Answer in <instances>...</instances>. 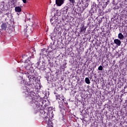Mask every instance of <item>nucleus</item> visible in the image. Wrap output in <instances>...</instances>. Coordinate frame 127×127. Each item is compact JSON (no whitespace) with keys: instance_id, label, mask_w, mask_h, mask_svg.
Returning <instances> with one entry per match:
<instances>
[{"instance_id":"nucleus-19","label":"nucleus","mask_w":127,"mask_h":127,"mask_svg":"<svg viewBox=\"0 0 127 127\" xmlns=\"http://www.w3.org/2000/svg\"><path fill=\"white\" fill-rule=\"evenodd\" d=\"M33 103H35V100L33 99Z\"/></svg>"},{"instance_id":"nucleus-17","label":"nucleus","mask_w":127,"mask_h":127,"mask_svg":"<svg viewBox=\"0 0 127 127\" xmlns=\"http://www.w3.org/2000/svg\"><path fill=\"white\" fill-rule=\"evenodd\" d=\"M24 3H26V0H22Z\"/></svg>"},{"instance_id":"nucleus-14","label":"nucleus","mask_w":127,"mask_h":127,"mask_svg":"<svg viewBox=\"0 0 127 127\" xmlns=\"http://www.w3.org/2000/svg\"><path fill=\"white\" fill-rule=\"evenodd\" d=\"M22 57L23 58V60H24V59H27V56H25V55H23Z\"/></svg>"},{"instance_id":"nucleus-4","label":"nucleus","mask_w":127,"mask_h":127,"mask_svg":"<svg viewBox=\"0 0 127 127\" xmlns=\"http://www.w3.org/2000/svg\"><path fill=\"white\" fill-rule=\"evenodd\" d=\"M56 99L58 100V99H59V100H60V101H61L62 103H65V101H66L65 98H64V96L62 95H58L56 96Z\"/></svg>"},{"instance_id":"nucleus-21","label":"nucleus","mask_w":127,"mask_h":127,"mask_svg":"<svg viewBox=\"0 0 127 127\" xmlns=\"http://www.w3.org/2000/svg\"><path fill=\"white\" fill-rule=\"evenodd\" d=\"M29 17H31V14H29Z\"/></svg>"},{"instance_id":"nucleus-26","label":"nucleus","mask_w":127,"mask_h":127,"mask_svg":"<svg viewBox=\"0 0 127 127\" xmlns=\"http://www.w3.org/2000/svg\"><path fill=\"white\" fill-rule=\"evenodd\" d=\"M25 74H27V73H26V72H25Z\"/></svg>"},{"instance_id":"nucleus-16","label":"nucleus","mask_w":127,"mask_h":127,"mask_svg":"<svg viewBox=\"0 0 127 127\" xmlns=\"http://www.w3.org/2000/svg\"><path fill=\"white\" fill-rule=\"evenodd\" d=\"M64 11L65 12V13H67V12H68V8H67L65 10H64Z\"/></svg>"},{"instance_id":"nucleus-23","label":"nucleus","mask_w":127,"mask_h":127,"mask_svg":"<svg viewBox=\"0 0 127 127\" xmlns=\"http://www.w3.org/2000/svg\"><path fill=\"white\" fill-rule=\"evenodd\" d=\"M25 64L27 65V63H25Z\"/></svg>"},{"instance_id":"nucleus-1","label":"nucleus","mask_w":127,"mask_h":127,"mask_svg":"<svg viewBox=\"0 0 127 127\" xmlns=\"http://www.w3.org/2000/svg\"><path fill=\"white\" fill-rule=\"evenodd\" d=\"M25 35H29L32 32V27L31 26H28L24 29Z\"/></svg>"},{"instance_id":"nucleus-11","label":"nucleus","mask_w":127,"mask_h":127,"mask_svg":"<svg viewBox=\"0 0 127 127\" xmlns=\"http://www.w3.org/2000/svg\"><path fill=\"white\" fill-rule=\"evenodd\" d=\"M85 83H86V84H90V83H91V82H90V79L88 77L85 78Z\"/></svg>"},{"instance_id":"nucleus-7","label":"nucleus","mask_w":127,"mask_h":127,"mask_svg":"<svg viewBox=\"0 0 127 127\" xmlns=\"http://www.w3.org/2000/svg\"><path fill=\"white\" fill-rule=\"evenodd\" d=\"M7 28V25L5 23H3L1 25V29L2 30H6Z\"/></svg>"},{"instance_id":"nucleus-9","label":"nucleus","mask_w":127,"mask_h":127,"mask_svg":"<svg viewBox=\"0 0 127 127\" xmlns=\"http://www.w3.org/2000/svg\"><path fill=\"white\" fill-rule=\"evenodd\" d=\"M15 11H16V12H20V11H21V8L19 6L15 7Z\"/></svg>"},{"instance_id":"nucleus-20","label":"nucleus","mask_w":127,"mask_h":127,"mask_svg":"<svg viewBox=\"0 0 127 127\" xmlns=\"http://www.w3.org/2000/svg\"><path fill=\"white\" fill-rule=\"evenodd\" d=\"M40 58H42V57H41V54H40Z\"/></svg>"},{"instance_id":"nucleus-28","label":"nucleus","mask_w":127,"mask_h":127,"mask_svg":"<svg viewBox=\"0 0 127 127\" xmlns=\"http://www.w3.org/2000/svg\"><path fill=\"white\" fill-rule=\"evenodd\" d=\"M12 0V1H14V0Z\"/></svg>"},{"instance_id":"nucleus-6","label":"nucleus","mask_w":127,"mask_h":127,"mask_svg":"<svg viewBox=\"0 0 127 127\" xmlns=\"http://www.w3.org/2000/svg\"><path fill=\"white\" fill-rule=\"evenodd\" d=\"M57 21H58V18H57L56 16L53 17L51 19L52 24H55Z\"/></svg>"},{"instance_id":"nucleus-8","label":"nucleus","mask_w":127,"mask_h":127,"mask_svg":"<svg viewBox=\"0 0 127 127\" xmlns=\"http://www.w3.org/2000/svg\"><path fill=\"white\" fill-rule=\"evenodd\" d=\"M114 43L116 44V45H118V46H121L122 42L119 39H115L114 40Z\"/></svg>"},{"instance_id":"nucleus-24","label":"nucleus","mask_w":127,"mask_h":127,"mask_svg":"<svg viewBox=\"0 0 127 127\" xmlns=\"http://www.w3.org/2000/svg\"><path fill=\"white\" fill-rule=\"evenodd\" d=\"M28 20H30V18H28Z\"/></svg>"},{"instance_id":"nucleus-12","label":"nucleus","mask_w":127,"mask_h":127,"mask_svg":"<svg viewBox=\"0 0 127 127\" xmlns=\"http://www.w3.org/2000/svg\"><path fill=\"white\" fill-rule=\"evenodd\" d=\"M30 64H29L28 66H26L25 68L26 70H30V67H31Z\"/></svg>"},{"instance_id":"nucleus-2","label":"nucleus","mask_w":127,"mask_h":127,"mask_svg":"<svg viewBox=\"0 0 127 127\" xmlns=\"http://www.w3.org/2000/svg\"><path fill=\"white\" fill-rule=\"evenodd\" d=\"M45 124H47V127H53L52 122L49 120V118L46 117L45 118Z\"/></svg>"},{"instance_id":"nucleus-29","label":"nucleus","mask_w":127,"mask_h":127,"mask_svg":"<svg viewBox=\"0 0 127 127\" xmlns=\"http://www.w3.org/2000/svg\"><path fill=\"white\" fill-rule=\"evenodd\" d=\"M27 74H28V72H27Z\"/></svg>"},{"instance_id":"nucleus-22","label":"nucleus","mask_w":127,"mask_h":127,"mask_svg":"<svg viewBox=\"0 0 127 127\" xmlns=\"http://www.w3.org/2000/svg\"><path fill=\"white\" fill-rule=\"evenodd\" d=\"M24 61V62H25V63H26V62L27 61Z\"/></svg>"},{"instance_id":"nucleus-10","label":"nucleus","mask_w":127,"mask_h":127,"mask_svg":"<svg viewBox=\"0 0 127 127\" xmlns=\"http://www.w3.org/2000/svg\"><path fill=\"white\" fill-rule=\"evenodd\" d=\"M118 38L121 40L124 39V35H123L122 33H119L118 34Z\"/></svg>"},{"instance_id":"nucleus-18","label":"nucleus","mask_w":127,"mask_h":127,"mask_svg":"<svg viewBox=\"0 0 127 127\" xmlns=\"http://www.w3.org/2000/svg\"><path fill=\"white\" fill-rule=\"evenodd\" d=\"M21 83H22V84L24 83V80H22V81H21Z\"/></svg>"},{"instance_id":"nucleus-27","label":"nucleus","mask_w":127,"mask_h":127,"mask_svg":"<svg viewBox=\"0 0 127 127\" xmlns=\"http://www.w3.org/2000/svg\"><path fill=\"white\" fill-rule=\"evenodd\" d=\"M18 15H19V13H17Z\"/></svg>"},{"instance_id":"nucleus-5","label":"nucleus","mask_w":127,"mask_h":127,"mask_svg":"<svg viewBox=\"0 0 127 127\" xmlns=\"http://www.w3.org/2000/svg\"><path fill=\"white\" fill-rule=\"evenodd\" d=\"M63 3H64V0H56V4L58 6H61Z\"/></svg>"},{"instance_id":"nucleus-25","label":"nucleus","mask_w":127,"mask_h":127,"mask_svg":"<svg viewBox=\"0 0 127 127\" xmlns=\"http://www.w3.org/2000/svg\"><path fill=\"white\" fill-rule=\"evenodd\" d=\"M27 77H28V78H29V75H27Z\"/></svg>"},{"instance_id":"nucleus-15","label":"nucleus","mask_w":127,"mask_h":127,"mask_svg":"<svg viewBox=\"0 0 127 127\" xmlns=\"http://www.w3.org/2000/svg\"><path fill=\"white\" fill-rule=\"evenodd\" d=\"M98 70H99L100 71H103V66L102 65L99 66Z\"/></svg>"},{"instance_id":"nucleus-13","label":"nucleus","mask_w":127,"mask_h":127,"mask_svg":"<svg viewBox=\"0 0 127 127\" xmlns=\"http://www.w3.org/2000/svg\"><path fill=\"white\" fill-rule=\"evenodd\" d=\"M70 3H72V4H74L75 3V0H68Z\"/></svg>"},{"instance_id":"nucleus-3","label":"nucleus","mask_w":127,"mask_h":127,"mask_svg":"<svg viewBox=\"0 0 127 127\" xmlns=\"http://www.w3.org/2000/svg\"><path fill=\"white\" fill-rule=\"evenodd\" d=\"M24 93L26 95V96L27 97V96H30V97H32V95H35V93H33V92H31V94H30L29 93V89L28 88H27L26 87H25V89H24Z\"/></svg>"}]
</instances>
